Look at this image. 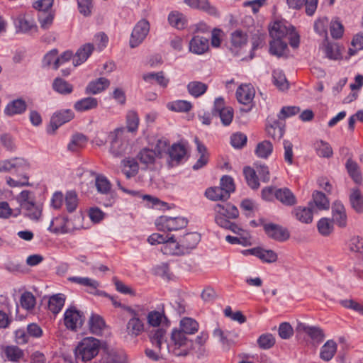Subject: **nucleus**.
Masks as SVG:
<instances>
[{
	"label": "nucleus",
	"mask_w": 363,
	"mask_h": 363,
	"mask_svg": "<svg viewBox=\"0 0 363 363\" xmlns=\"http://www.w3.org/2000/svg\"><path fill=\"white\" fill-rule=\"evenodd\" d=\"M28 168L26 161L21 158H13L0 161V172H9L14 169L16 172H24Z\"/></svg>",
	"instance_id": "f8f14e48"
},
{
	"label": "nucleus",
	"mask_w": 363,
	"mask_h": 363,
	"mask_svg": "<svg viewBox=\"0 0 363 363\" xmlns=\"http://www.w3.org/2000/svg\"><path fill=\"white\" fill-rule=\"evenodd\" d=\"M323 49L326 57L329 59L337 60L340 57V53L336 44L325 41L323 45Z\"/></svg>",
	"instance_id": "13d9d810"
},
{
	"label": "nucleus",
	"mask_w": 363,
	"mask_h": 363,
	"mask_svg": "<svg viewBox=\"0 0 363 363\" xmlns=\"http://www.w3.org/2000/svg\"><path fill=\"white\" fill-rule=\"evenodd\" d=\"M292 28V26H287L286 23L281 21L274 22L270 27L269 35L272 39L271 40V48L274 53L278 54L275 50V43H279L281 48L286 47V42L283 40L289 34Z\"/></svg>",
	"instance_id": "39448f33"
},
{
	"label": "nucleus",
	"mask_w": 363,
	"mask_h": 363,
	"mask_svg": "<svg viewBox=\"0 0 363 363\" xmlns=\"http://www.w3.org/2000/svg\"><path fill=\"white\" fill-rule=\"evenodd\" d=\"M95 185L97 191L101 194H108L111 190V184L109 181L103 175L96 176Z\"/></svg>",
	"instance_id": "bf43d9fd"
},
{
	"label": "nucleus",
	"mask_w": 363,
	"mask_h": 363,
	"mask_svg": "<svg viewBox=\"0 0 363 363\" xmlns=\"http://www.w3.org/2000/svg\"><path fill=\"white\" fill-rule=\"evenodd\" d=\"M64 199L67 211L69 213L74 212L78 206V199L76 192L74 191H67Z\"/></svg>",
	"instance_id": "864d4df0"
},
{
	"label": "nucleus",
	"mask_w": 363,
	"mask_h": 363,
	"mask_svg": "<svg viewBox=\"0 0 363 363\" xmlns=\"http://www.w3.org/2000/svg\"><path fill=\"white\" fill-rule=\"evenodd\" d=\"M352 207L357 213L363 212V196L358 189H354L350 196Z\"/></svg>",
	"instance_id": "79ce46f5"
},
{
	"label": "nucleus",
	"mask_w": 363,
	"mask_h": 363,
	"mask_svg": "<svg viewBox=\"0 0 363 363\" xmlns=\"http://www.w3.org/2000/svg\"><path fill=\"white\" fill-rule=\"evenodd\" d=\"M274 84L281 91H284L289 88V82L286 79L282 71L277 69L273 72Z\"/></svg>",
	"instance_id": "09e8293b"
},
{
	"label": "nucleus",
	"mask_w": 363,
	"mask_h": 363,
	"mask_svg": "<svg viewBox=\"0 0 363 363\" xmlns=\"http://www.w3.org/2000/svg\"><path fill=\"white\" fill-rule=\"evenodd\" d=\"M125 331L131 337H136L144 331V323L138 315L132 317L127 323Z\"/></svg>",
	"instance_id": "4be33fe9"
},
{
	"label": "nucleus",
	"mask_w": 363,
	"mask_h": 363,
	"mask_svg": "<svg viewBox=\"0 0 363 363\" xmlns=\"http://www.w3.org/2000/svg\"><path fill=\"white\" fill-rule=\"evenodd\" d=\"M273 151V145L268 140L259 143L257 145L255 153L261 158H267Z\"/></svg>",
	"instance_id": "49530a36"
},
{
	"label": "nucleus",
	"mask_w": 363,
	"mask_h": 363,
	"mask_svg": "<svg viewBox=\"0 0 363 363\" xmlns=\"http://www.w3.org/2000/svg\"><path fill=\"white\" fill-rule=\"evenodd\" d=\"M296 330L301 333H306L317 344L321 342L325 337L324 333L321 328L315 326H308L303 323H299L296 328Z\"/></svg>",
	"instance_id": "2eb2a0df"
},
{
	"label": "nucleus",
	"mask_w": 363,
	"mask_h": 363,
	"mask_svg": "<svg viewBox=\"0 0 363 363\" xmlns=\"http://www.w3.org/2000/svg\"><path fill=\"white\" fill-rule=\"evenodd\" d=\"M67 221L68 220L66 217L56 218L52 220L50 229L55 233H67L68 231V228L67 227Z\"/></svg>",
	"instance_id": "37998d69"
},
{
	"label": "nucleus",
	"mask_w": 363,
	"mask_h": 363,
	"mask_svg": "<svg viewBox=\"0 0 363 363\" xmlns=\"http://www.w3.org/2000/svg\"><path fill=\"white\" fill-rule=\"evenodd\" d=\"M209 48L208 39L202 36H194L189 42V50L197 55L206 52Z\"/></svg>",
	"instance_id": "6ab92c4d"
},
{
	"label": "nucleus",
	"mask_w": 363,
	"mask_h": 363,
	"mask_svg": "<svg viewBox=\"0 0 363 363\" xmlns=\"http://www.w3.org/2000/svg\"><path fill=\"white\" fill-rule=\"evenodd\" d=\"M94 45L86 43L80 48L73 58L74 66H77L85 62L94 50Z\"/></svg>",
	"instance_id": "bb28decb"
},
{
	"label": "nucleus",
	"mask_w": 363,
	"mask_h": 363,
	"mask_svg": "<svg viewBox=\"0 0 363 363\" xmlns=\"http://www.w3.org/2000/svg\"><path fill=\"white\" fill-rule=\"evenodd\" d=\"M169 24L177 28V29H182L186 25V19L184 16L178 12H172L168 17Z\"/></svg>",
	"instance_id": "4d7b16f0"
},
{
	"label": "nucleus",
	"mask_w": 363,
	"mask_h": 363,
	"mask_svg": "<svg viewBox=\"0 0 363 363\" xmlns=\"http://www.w3.org/2000/svg\"><path fill=\"white\" fill-rule=\"evenodd\" d=\"M315 147L319 156L323 157H330L333 155V150L327 143L323 140L317 141L315 143Z\"/></svg>",
	"instance_id": "e2e57ef3"
},
{
	"label": "nucleus",
	"mask_w": 363,
	"mask_h": 363,
	"mask_svg": "<svg viewBox=\"0 0 363 363\" xmlns=\"http://www.w3.org/2000/svg\"><path fill=\"white\" fill-rule=\"evenodd\" d=\"M333 220L340 228H345L347 225V214L346 211L340 201H335L332 206Z\"/></svg>",
	"instance_id": "a211bd4d"
},
{
	"label": "nucleus",
	"mask_w": 363,
	"mask_h": 363,
	"mask_svg": "<svg viewBox=\"0 0 363 363\" xmlns=\"http://www.w3.org/2000/svg\"><path fill=\"white\" fill-rule=\"evenodd\" d=\"M65 301V296L62 294L53 295L49 299L48 308L54 314H57L62 308Z\"/></svg>",
	"instance_id": "c9c22d12"
},
{
	"label": "nucleus",
	"mask_w": 363,
	"mask_h": 363,
	"mask_svg": "<svg viewBox=\"0 0 363 363\" xmlns=\"http://www.w3.org/2000/svg\"><path fill=\"white\" fill-rule=\"evenodd\" d=\"M100 348L99 341L92 337L84 338L75 349V357L77 359L83 362L91 360L96 357Z\"/></svg>",
	"instance_id": "7ed1b4c3"
},
{
	"label": "nucleus",
	"mask_w": 363,
	"mask_h": 363,
	"mask_svg": "<svg viewBox=\"0 0 363 363\" xmlns=\"http://www.w3.org/2000/svg\"><path fill=\"white\" fill-rule=\"evenodd\" d=\"M205 196L212 201L227 200V193L220 188V186H213L208 188L205 191Z\"/></svg>",
	"instance_id": "ea45409f"
},
{
	"label": "nucleus",
	"mask_w": 363,
	"mask_h": 363,
	"mask_svg": "<svg viewBox=\"0 0 363 363\" xmlns=\"http://www.w3.org/2000/svg\"><path fill=\"white\" fill-rule=\"evenodd\" d=\"M52 88L61 94H69L72 92V84L61 78H56L52 83Z\"/></svg>",
	"instance_id": "a19ab883"
},
{
	"label": "nucleus",
	"mask_w": 363,
	"mask_h": 363,
	"mask_svg": "<svg viewBox=\"0 0 363 363\" xmlns=\"http://www.w3.org/2000/svg\"><path fill=\"white\" fill-rule=\"evenodd\" d=\"M337 347V345L335 341L328 340L320 349V357L325 362L330 361L335 354Z\"/></svg>",
	"instance_id": "7c9ffc66"
},
{
	"label": "nucleus",
	"mask_w": 363,
	"mask_h": 363,
	"mask_svg": "<svg viewBox=\"0 0 363 363\" xmlns=\"http://www.w3.org/2000/svg\"><path fill=\"white\" fill-rule=\"evenodd\" d=\"M257 343L262 349H269L274 345L275 338L272 334H264L258 338Z\"/></svg>",
	"instance_id": "338daca9"
},
{
	"label": "nucleus",
	"mask_w": 363,
	"mask_h": 363,
	"mask_svg": "<svg viewBox=\"0 0 363 363\" xmlns=\"http://www.w3.org/2000/svg\"><path fill=\"white\" fill-rule=\"evenodd\" d=\"M198 322L189 317L181 319L179 328H174L169 333V339L182 356L187 355L193 349L191 336L198 332Z\"/></svg>",
	"instance_id": "f03ea898"
},
{
	"label": "nucleus",
	"mask_w": 363,
	"mask_h": 363,
	"mask_svg": "<svg viewBox=\"0 0 363 363\" xmlns=\"http://www.w3.org/2000/svg\"><path fill=\"white\" fill-rule=\"evenodd\" d=\"M351 252L359 254L363 256V238L359 236H353L350 238L348 244Z\"/></svg>",
	"instance_id": "5fc2aeb1"
},
{
	"label": "nucleus",
	"mask_w": 363,
	"mask_h": 363,
	"mask_svg": "<svg viewBox=\"0 0 363 363\" xmlns=\"http://www.w3.org/2000/svg\"><path fill=\"white\" fill-rule=\"evenodd\" d=\"M23 208L27 211L28 216L32 220H38L41 216V209L35 204L33 201L26 203Z\"/></svg>",
	"instance_id": "69168bd1"
},
{
	"label": "nucleus",
	"mask_w": 363,
	"mask_h": 363,
	"mask_svg": "<svg viewBox=\"0 0 363 363\" xmlns=\"http://www.w3.org/2000/svg\"><path fill=\"white\" fill-rule=\"evenodd\" d=\"M68 280L71 282L88 287L89 292L91 294L100 296H106V293L97 290V288L99 286V283L96 280L90 279L89 277H72L68 278Z\"/></svg>",
	"instance_id": "f3484780"
},
{
	"label": "nucleus",
	"mask_w": 363,
	"mask_h": 363,
	"mask_svg": "<svg viewBox=\"0 0 363 363\" xmlns=\"http://www.w3.org/2000/svg\"><path fill=\"white\" fill-rule=\"evenodd\" d=\"M263 228L267 235L276 241L284 242L290 237L288 230L277 224L264 223Z\"/></svg>",
	"instance_id": "9d476101"
},
{
	"label": "nucleus",
	"mask_w": 363,
	"mask_h": 363,
	"mask_svg": "<svg viewBox=\"0 0 363 363\" xmlns=\"http://www.w3.org/2000/svg\"><path fill=\"white\" fill-rule=\"evenodd\" d=\"M89 325L91 331L94 334H99L105 326V323L99 315H91L89 320Z\"/></svg>",
	"instance_id": "8fccbe9b"
},
{
	"label": "nucleus",
	"mask_w": 363,
	"mask_h": 363,
	"mask_svg": "<svg viewBox=\"0 0 363 363\" xmlns=\"http://www.w3.org/2000/svg\"><path fill=\"white\" fill-rule=\"evenodd\" d=\"M110 85V82L105 77H100L89 82L86 88L88 94H96L105 90Z\"/></svg>",
	"instance_id": "a878e982"
},
{
	"label": "nucleus",
	"mask_w": 363,
	"mask_h": 363,
	"mask_svg": "<svg viewBox=\"0 0 363 363\" xmlns=\"http://www.w3.org/2000/svg\"><path fill=\"white\" fill-rule=\"evenodd\" d=\"M255 94L254 87L251 84H243L236 91L238 101L243 104H249L252 101Z\"/></svg>",
	"instance_id": "aec40b11"
},
{
	"label": "nucleus",
	"mask_w": 363,
	"mask_h": 363,
	"mask_svg": "<svg viewBox=\"0 0 363 363\" xmlns=\"http://www.w3.org/2000/svg\"><path fill=\"white\" fill-rule=\"evenodd\" d=\"M213 337L217 338L221 343V348L223 351H229L231 346L234 344L233 341L228 337V335L220 328H216L213 331Z\"/></svg>",
	"instance_id": "a18cd8bd"
},
{
	"label": "nucleus",
	"mask_w": 363,
	"mask_h": 363,
	"mask_svg": "<svg viewBox=\"0 0 363 363\" xmlns=\"http://www.w3.org/2000/svg\"><path fill=\"white\" fill-rule=\"evenodd\" d=\"M123 128H116L108 134L110 153L115 157L124 155L128 150V141L125 139Z\"/></svg>",
	"instance_id": "20e7f679"
},
{
	"label": "nucleus",
	"mask_w": 363,
	"mask_h": 363,
	"mask_svg": "<svg viewBox=\"0 0 363 363\" xmlns=\"http://www.w3.org/2000/svg\"><path fill=\"white\" fill-rule=\"evenodd\" d=\"M169 109L179 112H187L191 110L192 106L189 101L178 100L168 105Z\"/></svg>",
	"instance_id": "0e129e2a"
},
{
	"label": "nucleus",
	"mask_w": 363,
	"mask_h": 363,
	"mask_svg": "<svg viewBox=\"0 0 363 363\" xmlns=\"http://www.w3.org/2000/svg\"><path fill=\"white\" fill-rule=\"evenodd\" d=\"M150 30L149 23L146 20L140 21L134 27L130 39V45L135 48L145 38Z\"/></svg>",
	"instance_id": "1a4fd4ad"
},
{
	"label": "nucleus",
	"mask_w": 363,
	"mask_h": 363,
	"mask_svg": "<svg viewBox=\"0 0 363 363\" xmlns=\"http://www.w3.org/2000/svg\"><path fill=\"white\" fill-rule=\"evenodd\" d=\"M74 116V113L69 110H62L53 114L50 121V127L54 133L60 125L70 121Z\"/></svg>",
	"instance_id": "dca6fc26"
},
{
	"label": "nucleus",
	"mask_w": 363,
	"mask_h": 363,
	"mask_svg": "<svg viewBox=\"0 0 363 363\" xmlns=\"http://www.w3.org/2000/svg\"><path fill=\"white\" fill-rule=\"evenodd\" d=\"M27 108V105L23 99H15L9 103L5 109L4 113L9 116H12L16 114H21Z\"/></svg>",
	"instance_id": "393cba45"
},
{
	"label": "nucleus",
	"mask_w": 363,
	"mask_h": 363,
	"mask_svg": "<svg viewBox=\"0 0 363 363\" xmlns=\"http://www.w3.org/2000/svg\"><path fill=\"white\" fill-rule=\"evenodd\" d=\"M186 154V149L185 145L180 143L173 144L169 150V155L172 161H175L177 163H179Z\"/></svg>",
	"instance_id": "72a5a7b5"
},
{
	"label": "nucleus",
	"mask_w": 363,
	"mask_h": 363,
	"mask_svg": "<svg viewBox=\"0 0 363 363\" xmlns=\"http://www.w3.org/2000/svg\"><path fill=\"white\" fill-rule=\"evenodd\" d=\"M247 35L241 30H236L230 35V51L235 55H241L244 47L247 45Z\"/></svg>",
	"instance_id": "9b49d317"
},
{
	"label": "nucleus",
	"mask_w": 363,
	"mask_h": 363,
	"mask_svg": "<svg viewBox=\"0 0 363 363\" xmlns=\"http://www.w3.org/2000/svg\"><path fill=\"white\" fill-rule=\"evenodd\" d=\"M84 317L81 311L75 307H70L67 309L64 315V322L67 328L76 331L82 326Z\"/></svg>",
	"instance_id": "6e6552de"
},
{
	"label": "nucleus",
	"mask_w": 363,
	"mask_h": 363,
	"mask_svg": "<svg viewBox=\"0 0 363 363\" xmlns=\"http://www.w3.org/2000/svg\"><path fill=\"white\" fill-rule=\"evenodd\" d=\"M345 167L353 181L357 184H360L362 181V177L358 164L352 159H348L346 162Z\"/></svg>",
	"instance_id": "2f4dec72"
},
{
	"label": "nucleus",
	"mask_w": 363,
	"mask_h": 363,
	"mask_svg": "<svg viewBox=\"0 0 363 363\" xmlns=\"http://www.w3.org/2000/svg\"><path fill=\"white\" fill-rule=\"evenodd\" d=\"M314 206L310 203L308 207L298 206L294 210V213L297 220L304 223H310L313 220Z\"/></svg>",
	"instance_id": "b1692460"
},
{
	"label": "nucleus",
	"mask_w": 363,
	"mask_h": 363,
	"mask_svg": "<svg viewBox=\"0 0 363 363\" xmlns=\"http://www.w3.org/2000/svg\"><path fill=\"white\" fill-rule=\"evenodd\" d=\"M15 24L18 30L23 33H27L35 28V22L30 13L18 15Z\"/></svg>",
	"instance_id": "412c9836"
},
{
	"label": "nucleus",
	"mask_w": 363,
	"mask_h": 363,
	"mask_svg": "<svg viewBox=\"0 0 363 363\" xmlns=\"http://www.w3.org/2000/svg\"><path fill=\"white\" fill-rule=\"evenodd\" d=\"M143 79L150 83H152L155 82L159 85L166 87L169 83V79L165 77L163 72H160L157 73H147L144 74L143 76Z\"/></svg>",
	"instance_id": "4c0bfd02"
},
{
	"label": "nucleus",
	"mask_w": 363,
	"mask_h": 363,
	"mask_svg": "<svg viewBox=\"0 0 363 363\" xmlns=\"http://www.w3.org/2000/svg\"><path fill=\"white\" fill-rule=\"evenodd\" d=\"M122 172L128 179L135 177L139 170V165L133 158H125L122 160Z\"/></svg>",
	"instance_id": "cd10ccee"
},
{
	"label": "nucleus",
	"mask_w": 363,
	"mask_h": 363,
	"mask_svg": "<svg viewBox=\"0 0 363 363\" xmlns=\"http://www.w3.org/2000/svg\"><path fill=\"white\" fill-rule=\"evenodd\" d=\"M168 329L155 328L150 330L148 333L149 340L153 348H146L145 354L146 357L152 361L165 359L168 354L182 356L176 347L169 339Z\"/></svg>",
	"instance_id": "f257e3e1"
},
{
	"label": "nucleus",
	"mask_w": 363,
	"mask_h": 363,
	"mask_svg": "<svg viewBox=\"0 0 363 363\" xmlns=\"http://www.w3.org/2000/svg\"><path fill=\"white\" fill-rule=\"evenodd\" d=\"M313 200L318 210H326L330 207V203L325 195L320 191H315L313 194Z\"/></svg>",
	"instance_id": "3c124183"
},
{
	"label": "nucleus",
	"mask_w": 363,
	"mask_h": 363,
	"mask_svg": "<svg viewBox=\"0 0 363 363\" xmlns=\"http://www.w3.org/2000/svg\"><path fill=\"white\" fill-rule=\"evenodd\" d=\"M4 352L7 359L12 362H17L23 356V352L16 346H7Z\"/></svg>",
	"instance_id": "603ef678"
},
{
	"label": "nucleus",
	"mask_w": 363,
	"mask_h": 363,
	"mask_svg": "<svg viewBox=\"0 0 363 363\" xmlns=\"http://www.w3.org/2000/svg\"><path fill=\"white\" fill-rule=\"evenodd\" d=\"M161 251L164 255H182V251L180 250L179 240L176 241L174 239V236L168 237L164 245H162Z\"/></svg>",
	"instance_id": "c85d7f7f"
},
{
	"label": "nucleus",
	"mask_w": 363,
	"mask_h": 363,
	"mask_svg": "<svg viewBox=\"0 0 363 363\" xmlns=\"http://www.w3.org/2000/svg\"><path fill=\"white\" fill-rule=\"evenodd\" d=\"M138 160L144 164H153L155 162L157 155L155 151L150 148H143L137 155Z\"/></svg>",
	"instance_id": "f704fd0d"
},
{
	"label": "nucleus",
	"mask_w": 363,
	"mask_h": 363,
	"mask_svg": "<svg viewBox=\"0 0 363 363\" xmlns=\"http://www.w3.org/2000/svg\"><path fill=\"white\" fill-rule=\"evenodd\" d=\"M317 228L323 236L330 235L333 230V223L327 218H321L317 223Z\"/></svg>",
	"instance_id": "6e6d98bb"
},
{
	"label": "nucleus",
	"mask_w": 363,
	"mask_h": 363,
	"mask_svg": "<svg viewBox=\"0 0 363 363\" xmlns=\"http://www.w3.org/2000/svg\"><path fill=\"white\" fill-rule=\"evenodd\" d=\"M201 239L200 234L196 232L188 233L179 238V242L182 255L189 253L195 248Z\"/></svg>",
	"instance_id": "ddd939ff"
},
{
	"label": "nucleus",
	"mask_w": 363,
	"mask_h": 363,
	"mask_svg": "<svg viewBox=\"0 0 363 363\" xmlns=\"http://www.w3.org/2000/svg\"><path fill=\"white\" fill-rule=\"evenodd\" d=\"M352 48L349 49L350 55H354L358 50L363 49V33L357 34L352 41Z\"/></svg>",
	"instance_id": "774afa93"
},
{
	"label": "nucleus",
	"mask_w": 363,
	"mask_h": 363,
	"mask_svg": "<svg viewBox=\"0 0 363 363\" xmlns=\"http://www.w3.org/2000/svg\"><path fill=\"white\" fill-rule=\"evenodd\" d=\"M87 141V138L82 134L74 135L67 145V149L71 152H77L79 149L83 148Z\"/></svg>",
	"instance_id": "58836bf2"
},
{
	"label": "nucleus",
	"mask_w": 363,
	"mask_h": 363,
	"mask_svg": "<svg viewBox=\"0 0 363 363\" xmlns=\"http://www.w3.org/2000/svg\"><path fill=\"white\" fill-rule=\"evenodd\" d=\"M220 186L224 192L227 193L228 199H229L230 194L233 192L235 189L233 179L228 175L221 177Z\"/></svg>",
	"instance_id": "052dcab7"
},
{
	"label": "nucleus",
	"mask_w": 363,
	"mask_h": 363,
	"mask_svg": "<svg viewBox=\"0 0 363 363\" xmlns=\"http://www.w3.org/2000/svg\"><path fill=\"white\" fill-rule=\"evenodd\" d=\"M289 6L294 9H300L303 5H306V13L308 16H313L316 11L318 0H286Z\"/></svg>",
	"instance_id": "5701e85b"
},
{
	"label": "nucleus",
	"mask_w": 363,
	"mask_h": 363,
	"mask_svg": "<svg viewBox=\"0 0 363 363\" xmlns=\"http://www.w3.org/2000/svg\"><path fill=\"white\" fill-rule=\"evenodd\" d=\"M275 197L286 206L296 204V199L294 194L287 188L279 189L275 191Z\"/></svg>",
	"instance_id": "c756f323"
},
{
	"label": "nucleus",
	"mask_w": 363,
	"mask_h": 363,
	"mask_svg": "<svg viewBox=\"0 0 363 363\" xmlns=\"http://www.w3.org/2000/svg\"><path fill=\"white\" fill-rule=\"evenodd\" d=\"M97 106L98 101L96 99L93 97H86L77 101L74 104V107L76 111L82 112L96 108Z\"/></svg>",
	"instance_id": "473e14b6"
},
{
	"label": "nucleus",
	"mask_w": 363,
	"mask_h": 363,
	"mask_svg": "<svg viewBox=\"0 0 363 363\" xmlns=\"http://www.w3.org/2000/svg\"><path fill=\"white\" fill-rule=\"evenodd\" d=\"M215 221L220 226L223 225L230 219H235L239 216L237 207L230 203L223 204L218 203L214 206Z\"/></svg>",
	"instance_id": "423d86ee"
},
{
	"label": "nucleus",
	"mask_w": 363,
	"mask_h": 363,
	"mask_svg": "<svg viewBox=\"0 0 363 363\" xmlns=\"http://www.w3.org/2000/svg\"><path fill=\"white\" fill-rule=\"evenodd\" d=\"M164 320H167L164 314L157 311H150L147 313V324L150 326L153 327V329L164 328L163 327H160V324Z\"/></svg>",
	"instance_id": "e433bc0d"
},
{
	"label": "nucleus",
	"mask_w": 363,
	"mask_h": 363,
	"mask_svg": "<svg viewBox=\"0 0 363 363\" xmlns=\"http://www.w3.org/2000/svg\"><path fill=\"white\" fill-rule=\"evenodd\" d=\"M21 306L29 311L33 309L35 306V298L30 292H24L20 298Z\"/></svg>",
	"instance_id": "680f3d73"
},
{
	"label": "nucleus",
	"mask_w": 363,
	"mask_h": 363,
	"mask_svg": "<svg viewBox=\"0 0 363 363\" xmlns=\"http://www.w3.org/2000/svg\"><path fill=\"white\" fill-rule=\"evenodd\" d=\"M208 86L201 82L194 81L187 85L189 93L194 96L199 97L203 95L207 90Z\"/></svg>",
	"instance_id": "c03bdc74"
},
{
	"label": "nucleus",
	"mask_w": 363,
	"mask_h": 363,
	"mask_svg": "<svg viewBox=\"0 0 363 363\" xmlns=\"http://www.w3.org/2000/svg\"><path fill=\"white\" fill-rule=\"evenodd\" d=\"M243 172L247 184L253 189H258L259 183L256 171L250 167H246L244 168Z\"/></svg>",
	"instance_id": "de8ad7c7"
},
{
	"label": "nucleus",
	"mask_w": 363,
	"mask_h": 363,
	"mask_svg": "<svg viewBox=\"0 0 363 363\" xmlns=\"http://www.w3.org/2000/svg\"><path fill=\"white\" fill-rule=\"evenodd\" d=\"M244 255L250 254L259 258L262 262L274 263L278 259L277 254L272 250H264L262 247H254L242 252Z\"/></svg>",
	"instance_id": "4468645a"
},
{
	"label": "nucleus",
	"mask_w": 363,
	"mask_h": 363,
	"mask_svg": "<svg viewBox=\"0 0 363 363\" xmlns=\"http://www.w3.org/2000/svg\"><path fill=\"white\" fill-rule=\"evenodd\" d=\"M188 220L183 217H168L161 216L155 220V225L159 230H178L186 227Z\"/></svg>",
	"instance_id": "0eeeda50"
}]
</instances>
